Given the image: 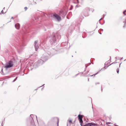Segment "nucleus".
<instances>
[{"mask_svg": "<svg viewBox=\"0 0 126 126\" xmlns=\"http://www.w3.org/2000/svg\"><path fill=\"white\" fill-rule=\"evenodd\" d=\"M56 50L54 49H52L51 50L50 49H45L44 50V52L41 57L42 59H39L37 62L33 64H32L33 68L31 69L32 70L33 68H36L40 65H42L44 62L50 58L51 56L56 53Z\"/></svg>", "mask_w": 126, "mask_h": 126, "instance_id": "nucleus-1", "label": "nucleus"}, {"mask_svg": "<svg viewBox=\"0 0 126 126\" xmlns=\"http://www.w3.org/2000/svg\"><path fill=\"white\" fill-rule=\"evenodd\" d=\"M13 65V62L10 61H9L8 63H7L5 66V67L7 68L12 67Z\"/></svg>", "mask_w": 126, "mask_h": 126, "instance_id": "nucleus-2", "label": "nucleus"}, {"mask_svg": "<svg viewBox=\"0 0 126 126\" xmlns=\"http://www.w3.org/2000/svg\"><path fill=\"white\" fill-rule=\"evenodd\" d=\"M35 44V50L37 51L39 48V47L38 45L37 41H35L34 42Z\"/></svg>", "mask_w": 126, "mask_h": 126, "instance_id": "nucleus-3", "label": "nucleus"}, {"mask_svg": "<svg viewBox=\"0 0 126 126\" xmlns=\"http://www.w3.org/2000/svg\"><path fill=\"white\" fill-rule=\"evenodd\" d=\"M51 42H52L51 44H53L54 43H55L56 41V38L55 36H53L52 39L51 40Z\"/></svg>", "mask_w": 126, "mask_h": 126, "instance_id": "nucleus-4", "label": "nucleus"}, {"mask_svg": "<svg viewBox=\"0 0 126 126\" xmlns=\"http://www.w3.org/2000/svg\"><path fill=\"white\" fill-rule=\"evenodd\" d=\"M54 16L57 19L58 21H60L61 19L60 17L57 14H54Z\"/></svg>", "mask_w": 126, "mask_h": 126, "instance_id": "nucleus-5", "label": "nucleus"}, {"mask_svg": "<svg viewBox=\"0 0 126 126\" xmlns=\"http://www.w3.org/2000/svg\"><path fill=\"white\" fill-rule=\"evenodd\" d=\"M15 28L17 29L18 30L20 27V24L18 23H17L15 25Z\"/></svg>", "mask_w": 126, "mask_h": 126, "instance_id": "nucleus-6", "label": "nucleus"}, {"mask_svg": "<svg viewBox=\"0 0 126 126\" xmlns=\"http://www.w3.org/2000/svg\"><path fill=\"white\" fill-rule=\"evenodd\" d=\"M78 118L79 120H82V115L79 114L78 116Z\"/></svg>", "mask_w": 126, "mask_h": 126, "instance_id": "nucleus-7", "label": "nucleus"}, {"mask_svg": "<svg viewBox=\"0 0 126 126\" xmlns=\"http://www.w3.org/2000/svg\"><path fill=\"white\" fill-rule=\"evenodd\" d=\"M90 124H91L90 126H97V124L93 123H90Z\"/></svg>", "mask_w": 126, "mask_h": 126, "instance_id": "nucleus-8", "label": "nucleus"}, {"mask_svg": "<svg viewBox=\"0 0 126 126\" xmlns=\"http://www.w3.org/2000/svg\"><path fill=\"white\" fill-rule=\"evenodd\" d=\"M60 14L61 15H63V16H65L66 15L65 13H64V12H63V11H60Z\"/></svg>", "mask_w": 126, "mask_h": 126, "instance_id": "nucleus-9", "label": "nucleus"}, {"mask_svg": "<svg viewBox=\"0 0 126 126\" xmlns=\"http://www.w3.org/2000/svg\"><path fill=\"white\" fill-rule=\"evenodd\" d=\"M123 22L124 23L123 27L125 28L126 26V17L124 21Z\"/></svg>", "mask_w": 126, "mask_h": 126, "instance_id": "nucleus-10", "label": "nucleus"}, {"mask_svg": "<svg viewBox=\"0 0 126 126\" xmlns=\"http://www.w3.org/2000/svg\"><path fill=\"white\" fill-rule=\"evenodd\" d=\"M84 15L85 17L88 16L89 15L88 12H85V13H84Z\"/></svg>", "mask_w": 126, "mask_h": 126, "instance_id": "nucleus-11", "label": "nucleus"}, {"mask_svg": "<svg viewBox=\"0 0 126 126\" xmlns=\"http://www.w3.org/2000/svg\"><path fill=\"white\" fill-rule=\"evenodd\" d=\"M79 120L80 123V125L81 126H82V124L83 123V121L82 119Z\"/></svg>", "mask_w": 126, "mask_h": 126, "instance_id": "nucleus-12", "label": "nucleus"}, {"mask_svg": "<svg viewBox=\"0 0 126 126\" xmlns=\"http://www.w3.org/2000/svg\"><path fill=\"white\" fill-rule=\"evenodd\" d=\"M57 38L58 40H59L61 38V36L59 34L57 35Z\"/></svg>", "mask_w": 126, "mask_h": 126, "instance_id": "nucleus-13", "label": "nucleus"}, {"mask_svg": "<svg viewBox=\"0 0 126 126\" xmlns=\"http://www.w3.org/2000/svg\"><path fill=\"white\" fill-rule=\"evenodd\" d=\"M90 123L86 124L85 125H84L83 126H90Z\"/></svg>", "mask_w": 126, "mask_h": 126, "instance_id": "nucleus-14", "label": "nucleus"}, {"mask_svg": "<svg viewBox=\"0 0 126 126\" xmlns=\"http://www.w3.org/2000/svg\"><path fill=\"white\" fill-rule=\"evenodd\" d=\"M99 71H98L96 73V74H94L93 75H90V76L92 77V76H95V75H96L97 74H98L99 73Z\"/></svg>", "mask_w": 126, "mask_h": 126, "instance_id": "nucleus-15", "label": "nucleus"}, {"mask_svg": "<svg viewBox=\"0 0 126 126\" xmlns=\"http://www.w3.org/2000/svg\"><path fill=\"white\" fill-rule=\"evenodd\" d=\"M126 12V10H125L123 12V14H124V15H126V13H125V12Z\"/></svg>", "mask_w": 126, "mask_h": 126, "instance_id": "nucleus-16", "label": "nucleus"}, {"mask_svg": "<svg viewBox=\"0 0 126 126\" xmlns=\"http://www.w3.org/2000/svg\"><path fill=\"white\" fill-rule=\"evenodd\" d=\"M119 68H117V69L116 71L117 73L118 74L119 73Z\"/></svg>", "mask_w": 126, "mask_h": 126, "instance_id": "nucleus-17", "label": "nucleus"}, {"mask_svg": "<svg viewBox=\"0 0 126 126\" xmlns=\"http://www.w3.org/2000/svg\"><path fill=\"white\" fill-rule=\"evenodd\" d=\"M1 14H4V13L3 11V10H2L1 12V13H0V15H1Z\"/></svg>", "mask_w": 126, "mask_h": 126, "instance_id": "nucleus-18", "label": "nucleus"}, {"mask_svg": "<svg viewBox=\"0 0 126 126\" xmlns=\"http://www.w3.org/2000/svg\"><path fill=\"white\" fill-rule=\"evenodd\" d=\"M17 77H16V78L15 79H14L13 81V82H14V81H15L16 80V79H17Z\"/></svg>", "mask_w": 126, "mask_h": 126, "instance_id": "nucleus-19", "label": "nucleus"}, {"mask_svg": "<svg viewBox=\"0 0 126 126\" xmlns=\"http://www.w3.org/2000/svg\"><path fill=\"white\" fill-rule=\"evenodd\" d=\"M117 63V62H113V63H111V64H110L108 66H110V65H111L112 64H114V63Z\"/></svg>", "mask_w": 126, "mask_h": 126, "instance_id": "nucleus-20", "label": "nucleus"}, {"mask_svg": "<svg viewBox=\"0 0 126 126\" xmlns=\"http://www.w3.org/2000/svg\"><path fill=\"white\" fill-rule=\"evenodd\" d=\"M86 10H88V11H90V9H89V8H86Z\"/></svg>", "mask_w": 126, "mask_h": 126, "instance_id": "nucleus-21", "label": "nucleus"}, {"mask_svg": "<svg viewBox=\"0 0 126 126\" xmlns=\"http://www.w3.org/2000/svg\"><path fill=\"white\" fill-rule=\"evenodd\" d=\"M69 122L70 123H72V120H70L69 121Z\"/></svg>", "mask_w": 126, "mask_h": 126, "instance_id": "nucleus-22", "label": "nucleus"}, {"mask_svg": "<svg viewBox=\"0 0 126 126\" xmlns=\"http://www.w3.org/2000/svg\"><path fill=\"white\" fill-rule=\"evenodd\" d=\"M24 8L25 10H26L27 9V7H25Z\"/></svg>", "mask_w": 126, "mask_h": 126, "instance_id": "nucleus-23", "label": "nucleus"}, {"mask_svg": "<svg viewBox=\"0 0 126 126\" xmlns=\"http://www.w3.org/2000/svg\"><path fill=\"white\" fill-rule=\"evenodd\" d=\"M57 120H58V122H57V123L58 126V122H59V119H58V118Z\"/></svg>", "mask_w": 126, "mask_h": 126, "instance_id": "nucleus-24", "label": "nucleus"}, {"mask_svg": "<svg viewBox=\"0 0 126 126\" xmlns=\"http://www.w3.org/2000/svg\"><path fill=\"white\" fill-rule=\"evenodd\" d=\"M79 74V73H78V74L76 75L75 76V77H76V76H77Z\"/></svg>", "mask_w": 126, "mask_h": 126, "instance_id": "nucleus-25", "label": "nucleus"}, {"mask_svg": "<svg viewBox=\"0 0 126 126\" xmlns=\"http://www.w3.org/2000/svg\"><path fill=\"white\" fill-rule=\"evenodd\" d=\"M30 115V116L33 119V117L31 116V115Z\"/></svg>", "mask_w": 126, "mask_h": 126, "instance_id": "nucleus-26", "label": "nucleus"}, {"mask_svg": "<svg viewBox=\"0 0 126 126\" xmlns=\"http://www.w3.org/2000/svg\"><path fill=\"white\" fill-rule=\"evenodd\" d=\"M45 85V84H43V85H42V86H41L40 87H42V86H43Z\"/></svg>", "mask_w": 126, "mask_h": 126, "instance_id": "nucleus-27", "label": "nucleus"}, {"mask_svg": "<svg viewBox=\"0 0 126 126\" xmlns=\"http://www.w3.org/2000/svg\"><path fill=\"white\" fill-rule=\"evenodd\" d=\"M79 6H78V5H76V7H79Z\"/></svg>", "mask_w": 126, "mask_h": 126, "instance_id": "nucleus-28", "label": "nucleus"}, {"mask_svg": "<svg viewBox=\"0 0 126 126\" xmlns=\"http://www.w3.org/2000/svg\"><path fill=\"white\" fill-rule=\"evenodd\" d=\"M86 68H85V69H84V72H85V71H86Z\"/></svg>", "mask_w": 126, "mask_h": 126, "instance_id": "nucleus-29", "label": "nucleus"}, {"mask_svg": "<svg viewBox=\"0 0 126 126\" xmlns=\"http://www.w3.org/2000/svg\"><path fill=\"white\" fill-rule=\"evenodd\" d=\"M88 66H86V64H85V68H86Z\"/></svg>", "mask_w": 126, "mask_h": 126, "instance_id": "nucleus-30", "label": "nucleus"}, {"mask_svg": "<svg viewBox=\"0 0 126 126\" xmlns=\"http://www.w3.org/2000/svg\"><path fill=\"white\" fill-rule=\"evenodd\" d=\"M123 58H121L120 59V60L121 61L123 59Z\"/></svg>", "mask_w": 126, "mask_h": 126, "instance_id": "nucleus-31", "label": "nucleus"}, {"mask_svg": "<svg viewBox=\"0 0 126 126\" xmlns=\"http://www.w3.org/2000/svg\"><path fill=\"white\" fill-rule=\"evenodd\" d=\"M1 72H3V69H2L1 70Z\"/></svg>", "mask_w": 126, "mask_h": 126, "instance_id": "nucleus-32", "label": "nucleus"}, {"mask_svg": "<svg viewBox=\"0 0 126 126\" xmlns=\"http://www.w3.org/2000/svg\"><path fill=\"white\" fill-rule=\"evenodd\" d=\"M99 84V83H95V84Z\"/></svg>", "mask_w": 126, "mask_h": 126, "instance_id": "nucleus-33", "label": "nucleus"}, {"mask_svg": "<svg viewBox=\"0 0 126 126\" xmlns=\"http://www.w3.org/2000/svg\"><path fill=\"white\" fill-rule=\"evenodd\" d=\"M102 18H101L100 19H99V21H100V20H101L102 19Z\"/></svg>", "mask_w": 126, "mask_h": 126, "instance_id": "nucleus-34", "label": "nucleus"}, {"mask_svg": "<svg viewBox=\"0 0 126 126\" xmlns=\"http://www.w3.org/2000/svg\"><path fill=\"white\" fill-rule=\"evenodd\" d=\"M115 59H116V60H117V58L116 57L115 58Z\"/></svg>", "mask_w": 126, "mask_h": 126, "instance_id": "nucleus-35", "label": "nucleus"}, {"mask_svg": "<svg viewBox=\"0 0 126 126\" xmlns=\"http://www.w3.org/2000/svg\"><path fill=\"white\" fill-rule=\"evenodd\" d=\"M121 63H121L120 64L119 66V67H120V65H121Z\"/></svg>", "mask_w": 126, "mask_h": 126, "instance_id": "nucleus-36", "label": "nucleus"}, {"mask_svg": "<svg viewBox=\"0 0 126 126\" xmlns=\"http://www.w3.org/2000/svg\"><path fill=\"white\" fill-rule=\"evenodd\" d=\"M5 9V7H4L3 9V10H4Z\"/></svg>", "mask_w": 126, "mask_h": 126, "instance_id": "nucleus-37", "label": "nucleus"}, {"mask_svg": "<svg viewBox=\"0 0 126 126\" xmlns=\"http://www.w3.org/2000/svg\"><path fill=\"white\" fill-rule=\"evenodd\" d=\"M38 89V88H37V89H35V90H37Z\"/></svg>", "mask_w": 126, "mask_h": 126, "instance_id": "nucleus-38", "label": "nucleus"}, {"mask_svg": "<svg viewBox=\"0 0 126 126\" xmlns=\"http://www.w3.org/2000/svg\"><path fill=\"white\" fill-rule=\"evenodd\" d=\"M77 0L78 3V0Z\"/></svg>", "mask_w": 126, "mask_h": 126, "instance_id": "nucleus-39", "label": "nucleus"}, {"mask_svg": "<svg viewBox=\"0 0 126 126\" xmlns=\"http://www.w3.org/2000/svg\"><path fill=\"white\" fill-rule=\"evenodd\" d=\"M111 57H110V60H111Z\"/></svg>", "mask_w": 126, "mask_h": 126, "instance_id": "nucleus-40", "label": "nucleus"}, {"mask_svg": "<svg viewBox=\"0 0 126 126\" xmlns=\"http://www.w3.org/2000/svg\"><path fill=\"white\" fill-rule=\"evenodd\" d=\"M35 116H36V118L37 119V117L35 115Z\"/></svg>", "mask_w": 126, "mask_h": 126, "instance_id": "nucleus-41", "label": "nucleus"}, {"mask_svg": "<svg viewBox=\"0 0 126 126\" xmlns=\"http://www.w3.org/2000/svg\"><path fill=\"white\" fill-rule=\"evenodd\" d=\"M13 17H12V18H11V19H13Z\"/></svg>", "mask_w": 126, "mask_h": 126, "instance_id": "nucleus-42", "label": "nucleus"}, {"mask_svg": "<svg viewBox=\"0 0 126 126\" xmlns=\"http://www.w3.org/2000/svg\"><path fill=\"white\" fill-rule=\"evenodd\" d=\"M89 81V79H88V81Z\"/></svg>", "mask_w": 126, "mask_h": 126, "instance_id": "nucleus-43", "label": "nucleus"}, {"mask_svg": "<svg viewBox=\"0 0 126 126\" xmlns=\"http://www.w3.org/2000/svg\"><path fill=\"white\" fill-rule=\"evenodd\" d=\"M101 91H102V87H101Z\"/></svg>", "mask_w": 126, "mask_h": 126, "instance_id": "nucleus-44", "label": "nucleus"}, {"mask_svg": "<svg viewBox=\"0 0 126 126\" xmlns=\"http://www.w3.org/2000/svg\"><path fill=\"white\" fill-rule=\"evenodd\" d=\"M102 68L101 69L100 71L101 70H102Z\"/></svg>", "mask_w": 126, "mask_h": 126, "instance_id": "nucleus-45", "label": "nucleus"}, {"mask_svg": "<svg viewBox=\"0 0 126 126\" xmlns=\"http://www.w3.org/2000/svg\"><path fill=\"white\" fill-rule=\"evenodd\" d=\"M88 72H89V71H88V72H87V73L86 74H87V73H88Z\"/></svg>", "mask_w": 126, "mask_h": 126, "instance_id": "nucleus-46", "label": "nucleus"}, {"mask_svg": "<svg viewBox=\"0 0 126 126\" xmlns=\"http://www.w3.org/2000/svg\"><path fill=\"white\" fill-rule=\"evenodd\" d=\"M100 33V34H101V33Z\"/></svg>", "mask_w": 126, "mask_h": 126, "instance_id": "nucleus-47", "label": "nucleus"}, {"mask_svg": "<svg viewBox=\"0 0 126 126\" xmlns=\"http://www.w3.org/2000/svg\"><path fill=\"white\" fill-rule=\"evenodd\" d=\"M126 59H125V60H124V61H126Z\"/></svg>", "mask_w": 126, "mask_h": 126, "instance_id": "nucleus-48", "label": "nucleus"}, {"mask_svg": "<svg viewBox=\"0 0 126 126\" xmlns=\"http://www.w3.org/2000/svg\"><path fill=\"white\" fill-rule=\"evenodd\" d=\"M118 126V125H116V126Z\"/></svg>", "mask_w": 126, "mask_h": 126, "instance_id": "nucleus-49", "label": "nucleus"}, {"mask_svg": "<svg viewBox=\"0 0 126 126\" xmlns=\"http://www.w3.org/2000/svg\"><path fill=\"white\" fill-rule=\"evenodd\" d=\"M109 124H110V123H109Z\"/></svg>", "mask_w": 126, "mask_h": 126, "instance_id": "nucleus-50", "label": "nucleus"}, {"mask_svg": "<svg viewBox=\"0 0 126 126\" xmlns=\"http://www.w3.org/2000/svg\"><path fill=\"white\" fill-rule=\"evenodd\" d=\"M107 64H109V63H107Z\"/></svg>", "mask_w": 126, "mask_h": 126, "instance_id": "nucleus-51", "label": "nucleus"}, {"mask_svg": "<svg viewBox=\"0 0 126 126\" xmlns=\"http://www.w3.org/2000/svg\"><path fill=\"white\" fill-rule=\"evenodd\" d=\"M107 64H109V63H107Z\"/></svg>", "mask_w": 126, "mask_h": 126, "instance_id": "nucleus-52", "label": "nucleus"}, {"mask_svg": "<svg viewBox=\"0 0 126 126\" xmlns=\"http://www.w3.org/2000/svg\"><path fill=\"white\" fill-rule=\"evenodd\" d=\"M102 30V31H103V30Z\"/></svg>", "mask_w": 126, "mask_h": 126, "instance_id": "nucleus-53", "label": "nucleus"}]
</instances>
